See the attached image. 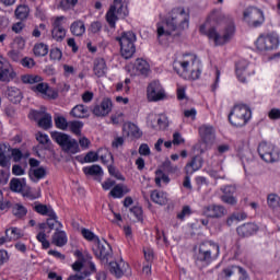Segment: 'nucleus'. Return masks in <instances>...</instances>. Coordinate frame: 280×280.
I'll list each match as a JSON object with an SVG mask.
<instances>
[{"label":"nucleus","mask_w":280,"mask_h":280,"mask_svg":"<svg viewBox=\"0 0 280 280\" xmlns=\"http://www.w3.org/2000/svg\"><path fill=\"white\" fill-rule=\"evenodd\" d=\"M27 187V183L25 178H12L10 180V189L11 191L21 192L23 189Z\"/></svg>","instance_id":"nucleus-39"},{"label":"nucleus","mask_w":280,"mask_h":280,"mask_svg":"<svg viewBox=\"0 0 280 280\" xmlns=\"http://www.w3.org/2000/svg\"><path fill=\"white\" fill-rule=\"evenodd\" d=\"M268 206L272 209H276V207H279L280 198L278 195L270 194L267 198Z\"/></svg>","instance_id":"nucleus-53"},{"label":"nucleus","mask_w":280,"mask_h":280,"mask_svg":"<svg viewBox=\"0 0 280 280\" xmlns=\"http://www.w3.org/2000/svg\"><path fill=\"white\" fill-rule=\"evenodd\" d=\"M16 78V71L12 67V63L0 55V82H12Z\"/></svg>","instance_id":"nucleus-15"},{"label":"nucleus","mask_w":280,"mask_h":280,"mask_svg":"<svg viewBox=\"0 0 280 280\" xmlns=\"http://www.w3.org/2000/svg\"><path fill=\"white\" fill-rule=\"evenodd\" d=\"M167 26L175 32H183L189 28V11L183 7L172 9L170 16L166 19Z\"/></svg>","instance_id":"nucleus-4"},{"label":"nucleus","mask_w":280,"mask_h":280,"mask_svg":"<svg viewBox=\"0 0 280 280\" xmlns=\"http://www.w3.org/2000/svg\"><path fill=\"white\" fill-rule=\"evenodd\" d=\"M7 96H8V100H10V102H12L13 104H19V102H21V100H23L21 90H19L18 88H13V86L8 88Z\"/></svg>","instance_id":"nucleus-38"},{"label":"nucleus","mask_w":280,"mask_h":280,"mask_svg":"<svg viewBox=\"0 0 280 280\" xmlns=\"http://www.w3.org/2000/svg\"><path fill=\"white\" fill-rule=\"evenodd\" d=\"M51 60H60L62 58V50L60 48H54L50 50Z\"/></svg>","instance_id":"nucleus-63"},{"label":"nucleus","mask_w":280,"mask_h":280,"mask_svg":"<svg viewBox=\"0 0 280 280\" xmlns=\"http://www.w3.org/2000/svg\"><path fill=\"white\" fill-rule=\"evenodd\" d=\"M81 233L84 237V240H88V242H93L94 245L97 243V241L100 240V237L97 235H95V233H93L91 230L89 229H82Z\"/></svg>","instance_id":"nucleus-49"},{"label":"nucleus","mask_w":280,"mask_h":280,"mask_svg":"<svg viewBox=\"0 0 280 280\" xmlns=\"http://www.w3.org/2000/svg\"><path fill=\"white\" fill-rule=\"evenodd\" d=\"M83 173L86 176H102V174H104V172L102 171V166L97 164L83 167Z\"/></svg>","instance_id":"nucleus-43"},{"label":"nucleus","mask_w":280,"mask_h":280,"mask_svg":"<svg viewBox=\"0 0 280 280\" xmlns=\"http://www.w3.org/2000/svg\"><path fill=\"white\" fill-rule=\"evenodd\" d=\"M9 58L13 61V62H21V52L16 51V50H11L8 52Z\"/></svg>","instance_id":"nucleus-62"},{"label":"nucleus","mask_w":280,"mask_h":280,"mask_svg":"<svg viewBox=\"0 0 280 280\" xmlns=\"http://www.w3.org/2000/svg\"><path fill=\"white\" fill-rule=\"evenodd\" d=\"M147 98L149 102H163L167 100V94L165 89L161 85L159 81H152L147 88Z\"/></svg>","instance_id":"nucleus-11"},{"label":"nucleus","mask_w":280,"mask_h":280,"mask_svg":"<svg viewBox=\"0 0 280 280\" xmlns=\"http://www.w3.org/2000/svg\"><path fill=\"white\" fill-rule=\"evenodd\" d=\"M36 213H39V215H47L48 218H56V211H54V208L51 206L37 203L34 207Z\"/></svg>","instance_id":"nucleus-36"},{"label":"nucleus","mask_w":280,"mask_h":280,"mask_svg":"<svg viewBox=\"0 0 280 280\" xmlns=\"http://www.w3.org/2000/svg\"><path fill=\"white\" fill-rule=\"evenodd\" d=\"M5 236L11 240V242H16L23 237V232L19 228H10L5 230Z\"/></svg>","instance_id":"nucleus-42"},{"label":"nucleus","mask_w":280,"mask_h":280,"mask_svg":"<svg viewBox=\"0 0 280 280\" xmlns=\"http://www.w3.org/2000/svg\"><path fill=\"white\" fill-rule=\"evenodd\" d=\"M128 128H129V135H131L132 137H136V139H139V137H141V130H139V127H137V125L129 124Z\"/></svg>","instance_id":"nucleus-58"},{"label":"nucleus","mask_w":280,"mask_h":280,"mask_svg":"<svg viewBox=\"0 0 280 280\" xmlns=\"http://www.w3.org/2000/svg\"><path fill=\"white\" fill-rule=\"evenodd\" d=\"M32 91H34V93H39L44 100H56L58 97V92L49 88V84L47 83H37L32 86Z\"/></svg>","instance_id":"nucleus-21"},{"label":"nucleus","mask_w":280,"mask_h":280,"mask_svg":"<svg viewBox=\"0 0 280 280\" xmlns=\"http://www.w3.org/2000/svg\"><path fill=\"white\" fill-rule=\"evenodd\" d=\"M14 16L19 21H27L30 18V7L27 4H19L14 11Z\"/></svg>","instance_id":"nucleus-35"},{"label":"nucleus","mask_w":280,"mask_h":280,"mask_svg":"<svg viewBox=\"0 0 280 280\" xmlns=\"http://www.w3.org/2000/svg\"><path fill=\"white\" fill-rule=\"evenodd\" d=\"M50 135L52 141L58 143L63 152H68L69 154H78V152H80V144H78V140L71 138V136L60 131H52Z\"/></svg>","instance_id":"nucleus-6"},{"label":"nucleus","mask_w":280,"mask_h":280,"mask_svg":"<svg viewBox=\"0 0 280 280\" xmlns=\"http://www.w3.org/2000/svg\"><path fill=\"white\" fill-rule=\"evenodd\" d=\"M66 20L67 18L65 15H60L55 18L52 22L51 37L54 40H57V43H61V40H65L67 36V30L62 26V21Z\"/></svg>","instance_id":"nucleus-20"},{"label":"nucleus","mask_w":280,"mask_h":280,"mask_svg":"<svg viewBox=\"0 0 280 280\" xmlns=\"http://www.w3.org/2000/svg\"><path fill=\"white\" fill-rule=\"evenodd\" d=\"M252 116L250 107L245 104H237L232 108L229 115V121L235 128H242L250 121Z\"/></svg>","instance_id":"nucleus-5"},{"label":"nucleus","mask_w":280,"mask_h":280,"mask_svg":"<svg viewBox=\"0 0 280 280\" xmlns=\"http://www.w3.org/2000/svg\"><path fill=\"white\" fill-rule=\"evenodd\" d=\"M109 272L116 277V279H121L124 275L130 276L132 271H130V265L120 259L118 261H113L109 264Z\"/></svg>","instance_id":"nucleus-19"},{"label":"nucleus","mask_w":280,"mask_h":280,"mask_svg":"<svg viewBox=\"0 0 280 280\" xmlns=\"http://www.w3.org/2000/svg\"><path fill=\"white\" fill-rule=\"evenodd\" d=\"M128 191H130L128 188H124L121 185H116L109 191V196H112V198H124Z\"/></svg>","instance_id":"nucleus-44"},{"label":"nucleus","mask_w":280,"mask_h":280,"mask_svg":"<svg viewBox=\"0 0 280 280\" xmlns=\"http://www.w3.org/2000/svg\"><path fill=\"white\" fill-rule=\"evenodd\" d=\"M10 209V201L3 199V191L0 190V211H8Z\"/></svg>","instance_id":"nucleus-59"},{"label":"nucleus","mask_w":280,"mask_h":280,"mask_svg":"<svg viewBox=\"0 0 280 280\" xmlns=\"http://www.w3.org/2000/svg\"><path fill=\"white\" fill-rule=\"evenodd\" d=\"M93 71L94 75H96L97 78H104V75H106V72L108 71V68L106 67V60H104V58L95 59Z\"/></svg>","instance_id":"nucleus-29"},{"label":"nucleus","mask_w":280,"mask_h":280,"mask_svg":"<svg viewBox=\"0 0 280 280\" xmlns=\"http://www.w3.org/2000/svg\"><path fill=\"white\" fill-rule=\"evenodd\" d=\"M220 257V245L213 241H206L199 245L197 266H209Z\"/></svg>","instance_id":"nucleus-3"},{"label":"nucleus","mask_w":280,"mask_h":280,"mask_svg":"<svg viewBox=\"0 0 280 280\" xmlns=\"http://www.w3.org/2000/svg\"><path fill=\"white\" fill-rule=\"evenodd\" d=\"M199 32L203 36H207L209 40H212L215 47H221L222 45H226V43L233 38V35L235 34V25L230 24L221 32L218 26H211L207 30V24H202L199 27Z\"/></svg>","instance_id":"nucleus-2"},{"label":"nucleus","mask_w":280,"mask_h":280,"mask_svg":"<svg viewBox=\"0 0 280 280\" xmlns=\"http://www.w3.org/2000/svg\"><path fill=\"white\" fill-rule=\"evenodd\" d=\"M210 19H211V21H214L215 23H220V21L226 19V16L224 15V13H222L221 10H214L210 14Z\"/></svg>","instance_id":"nucleus-54"},{"label":"nucleus","mask_w":280,"mask_h":280,"mask_svg":"<svg viewBox=\"0 0 280 280\" xmlns=\"http://www.w3.org/2000/svg\"><path fill=\"white\" fill-rule=\"evenodd\" d=\"M11 156L14 161V163H19L21 159H23V152H21L20 149H11Z\"/></svg>","instance_id":"nucleus-60"},{"label":"nucleus","mask_w":280,"mask_h":280,"mask_svg":"<svg viewBox=\"0 0 280 280\" xmlns=\"http://www.w3.org/2000/svg\"><path fill=\"white\" fill-rule=\"evenodd\" d=\"M28 118L33 121H37L39 128L44 130H49L51 128V115L47 114L45 110H34L32 109L28 114Z\"/></svg>","instance_id":"nucleus-16"},{"label":"nucleus","mask_w":280,"mask_h":280,"mask_svg":"<svg viewBox=\"0 0 280 280\" xmlns=\"http://www.w3.org/2000/svg\"><path fill=\"white\" fill-rule=\"evenodd\" d=\"M83 127H84V124L79 120L70 121L68 125L69 130H71L73 135H78V136L81 135Z\"/></svg>","instance_id":"nucleus-46"},{"label":"nucleus","mask_w":280,"mask_h":280,"mask_svg":"<svg viewBox=\"0 0 280 280\" xmlns=\"http://www.w3.org/2000/svg\"><path fill=\"white\" fill-rule=\"evenodd\" d=\"M220 280H248L246 270L236 265H230L219 273Z\"/></svg>","instance_id":"nucleus-9"},{"label":"nucleus","mask_w":280,"mask_h":280,"mask_svg":"<svg viewBox=\"0 0 280 280\" xmlns=\"http://www.w3.org/2000/svg\"><path fill=\"white\" fill-rule=\"evenodd\" d=\"M221 191L223 194L221 200L224 205H230V207H235V205H237V197H235V191H237V189L235 186H223L221 187Z\"/></svg>","instance_id":"nucleus-23"},{"label":"nucleus","mask_w":280,"mask_h":280,"mask_svg":"<svg viewBox=\"0 0 280 280\" xmlns=\"http://www.w3.org/2000/svg\"><path fill=\"white\" fill-rule=\"evenodd\" d=\"M258 154L266 163H277L280 159L279 149L268 142H261L258 145Z\"/></svg>","instance_id":"nucleus-10"},{"label":"nucleus","mask_w":280,"mask_h":280,"mask_svg":"<svg viewBox=\"0 0 280 280\" xmlns=\"http://www.w3.org/2000/svg\"><path fill=\"white\" fill-rule=\"evenodd\" d=\"M228 213H229V211L222 205L212 203L209 206H205L202 208V214L206 218H211L212 220H220V219L224 218Z\"/></svg>","instance_id":"nucleus-17"},{"label":"nucleus","mask_w":280,"mask_h":280,"mask_svg":"<svg viewBox=\"0 0 280 280\" xmlns=\"http://www.w3.org/2000/svg\"><path fill=\"white\" fill-rule=\"evenodd\" d=\"M246 218H248L246 212H237V213L231 214L226 219V224L228 226H233L234 222H242V220H246Z\"/></svg>","instance_id":"nucleus-45"},{"label":"nucleus","mask_w":280,"mask_h":280,"mask_svg":"<svg viewBox=\"0 0 280 280\" xmlns=\"http://www.w3.org/2000/svg\"><path fill=\"white\" fill-rule=\"evenodd\" d=\"M126 71L130 75H144L148 77L151 73L150 63L141 58H138L135 63H129L126 66Z\"/></svg>","instance_id":"nucleus-14"},{"label":"nucleus","mask_w":280,"mask_h":280,"mask_svg":"<svg viewBox=\"0 0 280 280\" xmlns=\"http://www.w3.org/2000/svg\"><path fill=\"white\" fill-rule=\"evenodd\" d=\"M158 38L159 40H163V38H170L173 32H176L172 26L167 25V21L158 23Z\"/></svg>","instance_id":"nucleus-28"},{"label":"nucleus","mask_w":280,"mask_h":280,"mask_svg":"<svg viewBox=\"0 0 280 280\" xmlns=\"http://www.w3.org/2000/svg\"><path fill=\"white\" fill-rule=\"evenodd\" d=\"M33 54L37 58H43V57L47 56V54H49V46H47V44H43V43L35 44V46L33 48Z\"/></svg>","instance_id":"nucleus-41"},{"label":"nucleus","mask_w":280,"mask_h":280,"mask_svg":"<svg viewBox=\"0 0 280 280\" xmlns=\"http://www.w3.org/2000/svg\"><path fill=\"white\" fill-rule=\"evenodd\" d=\"M98 160H100V154L93 151L88 152L86 155L84 156V163H95Z\"/></svg>","instance_id":"nucleus-56"},{"label":"nucleus","mask_w":280,"mask_h":280,"mask_svg":"<svg viewBox=\"0 0 280 280\" xmlns=\"http://www.w3.org/2000/svg\"><path fill=\"white\" fill-rule=\"evenodd\" d=\"M244 20L253 27H259L264 23V12L257 8H248L244 12Z\"/></svg>","instance_id":"nucleus-18"},{"label":"nucleus","mask_w":280,"mask_h":280,"mask_svg":"<svg viewBox=\"0 0 280 280\" xmlns=\"http://www.w3.org/2000/svg\"><path fill=\"white\" fill-rule=\"evenodd\" d=\"M130 212L132 213V215H135L138 222H141L143 220V209H141V207L136 206L130 209Z\"/></svg>","instance_id":"nucleus-55"},{"label":"nucleus","mask_w":280,"mask_h":280,"mask_svg":"<svg viewBox=\"0 0 280 280\" xmlns=\"http://www.w3.org/2000/svg\"><path fill=\"white\" fill-rule=\"evenodd\" d=\"M78 5V0H56L55 8L62 12H70Z\"/></svg>","instance_id":"nucleus-31"},{"label":"nucleus","mask_w":280,"mask_h":280,"mask_svg":"<svg viewBox=\"0 0 280 280\" xmlns=\"http://www.w3.org/2000/svg\"><path fill=\"white\" fill-rule=\"evenodd\" d=\"M71 117H75L77 119H84V117H89V107L83 104L75 105L71 112Z\"/></svg>","instance_id":"nucleus-34"},{"label":"nucleus","mask_w":280,"mask_h":280,"mask_svg":"<svg viewBox=\"0 0 280 280\" xmlns=\"http://www.w3.org/2000/svg\"><path fill=\"white\" fill-rule=\"evenodd\" d=\"M268 117L272 120L280 119V108H271L268 113Z\"/></svg>","instance_id":"nucleus-64"},{"label":"nucleus","mask_w":280,"mask_h":280,"mask_svg":"<svg viewBox=\"0 0 280 280\" xmlns=\"http://www.w3.org/2000/svg\"><path fill=\"white\" fill-rule=\"evenodd\" d=\"M46 224L48 229H50V231H54V229H56V224H58L59 229H62V223L58 221V214H55V218L48 217V219L46 220Z\"/></svg>","instance_id":"nucleus-51"},{"label":"nucleus","mask_w":280,"mask_h":280,"mask_svg":"<svg viewBox=\"0 0 280 280\" xmlns=\"http://www.w3.org/2000/svg\"><path fill=\"white\" fill-rule=\"evenodd\" d=\"M94 255L97 259L102 260L103 264H108V259L113 257V247L106 241L98 240L93 246Z\"/></svg>","instance_id":"nucleus-13"},{"label":"nucleus","mask_w":280,"mask_h":280,"mask_svg":"<svg viewBox=\"0 0 280 280\" xmlns=\"http://www.w3.org/2000/svg\"><path fill=\"white\" fill-rule=\"evenodd\" d=\"M205 163V160L202 159V156H195L190 163H188L185 166V172L187 174V176H191V174H194V172H198V170L202 168V165Z\"/></svg>","instance_id":"nucleus-27"},{"label":"nucleus","mask_w":280,"mask_h":280,"mask_svg":"<svg viewBox=\"0 0 280 280\" xmlns=\"http://www.w3.org/2000/svg\"><path fill=\"white\" fill-rule=\"evenodd\" d=\"M128 13V7L124 5V0H114L106 13V21L109 26L115 27L117 21L119 19H126Z\"/></svg>","instance_id":"nucleus-8"},{"label":"nucleus","mask_w":280,"mask_h":280,"mask_svg":"<svg viewBox=\"0 0 280 280\" xmlns=\"http://www.w3.org/2000/svg\"><path fill=\"white\" fill-rule=\"evenodd\" d=\"M120 45V54L125 60H130L135 56V51L137 48L135 47V43L137 40V35L132 32H125L120 37H117Z\"/></svg>","instance_id":"nucleus-7"},{"label":"nucleus","mask_w":280,"mask_h":280,"mask_svg":"<svg viewBox=\"0 0 280 280\" xmlns=\"http://www.w3.org/2000/svg\"><path fill=\"white\" fill-rule=\"evenodd\" d=\"M161 183H165L167 185V183H170V176L163 173V171L158 170L155 172V185H158V187H161Z\"/></svg>","instance_id":"nucleus-47"},{"label":"nucleus","mask_w":280,"mask_h":280,"mask_svg":"<svg viewBox=\"0 0 280 280\" xmlns=\"http://www.w3.org/2000/svg\"><path fill=\"white\" fill-rule=\"evenodd\" d=\"M173 69L186 80H199L202 75V62L196 55H185L182 59L175 60Z\"/></svg>","instance_id":"nucleus-1"},{"label":"nucleus","mask_w":280,"mask_h":280,"mask_svg":"<svg viewBox=\"0 0 280 280\" xmlns=\"http://www.w3.org/2000/svg\"><path fill=\"white\" fill-rule=\"evenodd\" d=\"M10 208L12 210L14 218H18L19 220L27 215V208L23 206V203H20V202H15L13 205L10 203Z\"/></svg>","instance_id":"nucleus-32"},{"label":"nucleus","mask_w":280,"mask_h":280,"mask_svg":"<svg viewBox=\"0 0 280 280\" xmlns=\"http://www.w3.org/2000/svg\"><path fill=\"white\" fill-rule=\"evenodd\" d=\"M199 135L206 145H213L215 143V129L213 126L203 125L199 127Z\"/></svg>","instance_id":"nucleus-22"},{"label":"nucleus","mask_w":280,"mask_h":280,"mask_svg":"<svg viewBox=\"0 0 280 280\" xmlns=\"http://www.w3.org/2000/svg\"><path fill=\"white\" fill-rule=\"evenodd\" d=\"M279 47V37L277 35H260L256 40L258 51H272Z\"/></svg>","instance_id":"nucleus-12"},{"label":"nucleus","mask_w":280,"mask_h":280,"mask_svg":"<svg viewBox=\"0 0 280 280\" xmlns=\"http://www.w3.org/2000/svg\"><path fill=\"white\" fill-rule=\"evenodd\" d=\"M252 73H255V71L250 72L248 70V61L241 60L236 63V78H238L240 82L245 83L246 78H248V75H252Z\"/></svg>","instance_id":"nucleus-25"},{"label":"nucleus","mask_w":280,"mask_h":280,"mask_svg":"<svg viewBox=\"0 0 280 280\" xmlns=\"http://www.w3.org/2000/svg\"><path fill=\"white\" fill-rule=\"evenodd\" d=\"M43 78L40 75H34V74H25L22 77V82L24 84H38V82H42Z\"/></svg>","instance_id":"nucleus-48"},{"label":"nucleus","mask_w":280,"mask_h":280,"mask_svg":"<svg viewBox=\"0 0 280 280\" xmlns=\"http://www.w3.org/2000/svg\"><path fill=\"white\" fill-rule=\"evenodd\" d=\"M28 176L33 183H38V180H43V178L47 176V171L43 166L37 168H31L28 172Z\"/></svg>","instance_id":"nucleus-33"},{"label":"nucleus","mask_w":280,"mask_h":280,"mask_svg":"<svg viewBox=\"0 0 280 280\" xmlns=\"http://www.w3.org/2000/svg\"><path fill=\"white\" fill-rule=\"evenodd\" d=\"M108 173L110 176H114V178H117V180H125L124 175H121V173H119V171H117L113 165L108 166Z\"/></svg>","instance_id":"nucleus-57"},{"label":"nucleus","mask_w":280,"mask_h":280,"mask_svg":"<svg viewBox=\"0 0 280 280\" xmlns=\"http://www.w3.org/2000/svg\"><path fill=\"white\" fill-rule=\"evenodd\" d=\"M237 234L241 237H250V235H255L259 228L255 223H245L236 229Z\"/></svg>","instance_id":"nucleus-26"},{"label":"nucleus","mask_w":280,"mask_h":280,"mask_svg":"<svg viewBox=\"0 0 280 280\" xmlns=\"http://www.w3.org/2000/svg\"><path fill=\"white\" fill-rule=\"evenodd\" d=\"M67 242V233L57 229V231L52 235V244H55V246L62 247L66 246Z\"/></svg>","instance_id":"nucleus-37"},{"label":"nucleus","mask_w":280,"mask_h":280,"mask_svg":"<svg viewBox=\"0 0 280 280\" xmlns=\"http://www.w3.org/2000/svg\"><path fill=\"white\" fill-rule=\"evenodd\" d=\"M151 200L155 202V205H165L167 202V194L164 191L153 190L151 191Z\"/></svg>","instance_id":"nucleus-40"},{"label":"nucleus","mask_w":280,"mask_h":280,"mask_svg":"<svg viewBox=\"0 0 280 280\" xmlns=\"http://www.w3.org/2000/svg\"><path fill=\"white\" fill-rule=\"evenodd\" d=\"M144 253V258L147 261H153L154 260V249L150 248V247H145L143 249Z\"/></svg>","instance_id":"nucleus-61"},{"label":"nucleus","mask_w":280,"mask_h":280,"mask_svg":"<svg viewBox=\"0 0 280 280\" xmlns=\"http://www.w3.org/2000/svg\"><path fill=\"white\" fill-rule=\"evenodd\" d=\"M55 126L59 130H67L69 128V121L62 116H55Z\"/></svg>","instance_id":"nucleus-50"},{"label":"nucleus","mask_w":280,"mask_h":280,"mask_svg":"<svg viewBox=\"0 0 280 280\" xmlns=\"http://www.w3.org/2000/svg\"><path fill=\"white\" fill-rule=\"evenodd\" d=\"M70 32L72 36H84V34L86 33V26L84 25V21L77 20L72 22L70 25Z\"/></svg>","instance_id":"nucleus-30"},{"label":"nucleus","mask_w":280,"mask_h":280,"mask_svg":"<svg viewBox=\"0 0 280 280\" xmlns=\"http://www.w3.org/2000/svg\"><path fill=\"white\" fill-rule=\"evenodd\" d=\"M113 110V102L110 98H105L100 105L92 107V113L95 117H106Z\"/></svg>","instance_id":"nucleus-24"},{"label":"nucleus","mask_w":280,"mask_h":280,"mask_svg":"<svg viewBox=\"0 0 280 280\" xmlns=\"http://www.w3.org/2000/svg\"><path fill=\"white\" fill-rule=\"evenodd\" d=\"M36 240L40 242L43 248L45 249L49 248L50 244H49V241H47V234H45V231L39 232L36 235Z\"/></svg>","instance_id":"nucleus-52"}]
</instances>
